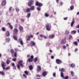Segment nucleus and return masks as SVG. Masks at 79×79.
<instances>
[{
	"instance_id": "obj_1",
	"label": "nucleus",
	"mask_w": 79,
	"mask_h": 79,
	"mask_svg": "<svg viewBox=\"0 0 79 79\" xmlns=\"http://www.w3.org/2000/svg\"><path fill=\"white\" fill-rule=\"evenodd\" d=\"M23 62V60L19 61L18 63V64L17 65V68L19 69H20V66H19V65L21 67H22V68H23V66H24V65L22 64Z\"/></svg>"
},
{
	"instance_id": "obj_2",
	"label": "nucleus",
	"mask_w": 79,
	"mask_h": 79,
	"mask_svg": "<svg viewBox=\"0 0 79 79\" xmlns=\"http://www.w3.org/2000/svg\"><path fill=\"white\" fill-rule=\"evenodd\" d=\"M52 28V26L50 23H47L46 25V29L47 31H50Z\"/></svg>"
},
{
	"instance_id": "obj_3",
	"label": "nucleus",
	"mask_w": 79,
	"mask_h": 79,
	"mask_svg": "<svg viewBox=\"0 0 79 79\" xmlns=\"http://www.w3.org/2000/svg\"><path fill=\"white\" fill-rule=\"evenodd\" d=\"M34 4V0H30L28 2V5L29 6H31L32 5Z\"/></svg>"
},
{
	"instance_id": "obj_4",
	"label": "nucleus",
	"mask_w": 79,
	"mask_h": 79,
	"mask_svg": "<svg viewBox=\"0 0 79 79\" xmlns=\"http://www.w3.org/2000/svg\"><path fill=\"white\" fill-rule=\"evenodd\" d=\"M33 35L31 34L30 35H28L26 37L27 39V41H30L31 40V38H33Z\"/></svg>"
},
{
	"instance_id": "obj_5",
	"label": "nucleus",
	"mask_w": 79,
	"mask_h": 79,
	"mask_svg": "<svg viewBox=\"0 0 79 79\" xmlns=\"http://www.w3.org/2000/svg\"><path fill=\"white\" fill-rule=\"evenodd\" d=\"M56 63L57 64H61L62 63H63L62 60L59 59H56Z\"/></svg>"
},
{
	"instance_id": "obj_6",
	"label": "nucleus",
	"mask_w": 79,
	"mask_h": 79,
	"mask_svg": "<svg viewBox=\"0 0 79 79\" xmlns=\"http://www.w3.org/2000/svg\"><path fill=\"white\" fill-rule=\"evenodd\" d=\"M18 32V30L17 28H14L13 30V34L14 35H17Z\"/></svg>"
},
{
	"instance_id": "obj_7",
	"label": "nucleus",
	"mask_w": 79,
	"mask_h": 79,
	"mask_svg": "<svg viewBox=\"0 0 79 79\" xmlns=\"http://www.w3.org/2000/svg\"><path fill=\"white\" fill-rule=\"evenodd\" d=\"M18 43H19L21 45H24V43H23V41L21 38H19V40L18 41Z\"/></svg>"
},
{
	"instance_id": "obj_8",
	"label": "nucleus",
	"mask_w": 79,
	"mask_h": 79,
	"mask_svg": "<svg viewBox=\"0 0 79 79\" xmlns=\"http://www.w3.org/2000/svg\"><path fill=\"white\" fill-rule=\"evenodd\" d=\"M35 5L36 6H38L40 7L43 5V4H42V3H39V2H37L36 3Z\"/></svg>"
},
{
	"instance_id": "obj_9",
	"label": "nucleus",
	"mask_w": 79,
	"mask_h": 79,
	"mask_svg": "<svg viewBox=\"0 0 79 79\" xmlns=\"http://www.w3.org/2000/svg\"><path fill=\"white\" fill-rule=\"evenodd\" d=\"M34 58V56H31V58H29L28 60V62H32L33 61V59Z\"/></svg>"
},
{
	"instance_id": "obj_10",
	"label": "nucleus",
	"mask_w": 79,
	"mask_h": 79,
	"mask_svg": "<svg viewBox=\"0 0 79 79\" xmlns=\"http://www.w3.org/2000/svg\"><path fill=\"white\" fill-rule=\"evenodd\" d=\"M66 39L65 38L64 39H63L61 41V44H66Z\"/></svg>"
},
{
	"instance_id": "obj_11",
	"label": "nucleus",
	"mask_w": 79,
	"mask_h": 79,
	"mask_svg": "<svg viewBox=\"0 0 79 79\" xmlns=\"http://www.w3.org/2000/svg\"><path fill=\"white\" fill-rule=\"evenodd\" d=\"M6 3V1L3 0L2 2L1 5L2 6H5Z\"/></svg>"
},
{
	"instance_id": "obj_12",
	"label": "nucleus",
	"mask_w": 79,
	"mask_h": 79,
	"mask_svg": "<svg viewBox=\"0 0 79 79\" xmlns=\"http://www.w3.org/2000/svg\"><path fill=\"white\" fill-rule=\"evenodd\" d=\"M19 29L20 32H23V27L21 26L19 27Z\"/></svg>"
},
{
	"instance_id": "obj_13",
	"label": "nucleus",
	"mask_w": 79,
	"mask_h": 79,
	"mask_svg": "<svg viewBox=\"0 0 79 79\" xmlns=\"http://www.w3.org/2000/svg\"><path fill=\"white\" fill-rule=\"evenodd\" d=\"M31 45L32 47L33 46H35V43L34 41H31Z\"/></svg>"
},
{
	"instance_id": "obj_14",
	"label": "nucleus",
	"mask_w": 79,
	"mask_h": 79,
	"mask_svg": "<svg viewBox=\"0 0 79 79\" xmlns=\"http://www.w3.org/2000/svg\"><path fill=\"white\" fill-rule=\"evenodd\" d=\"M7 24L9 25L10 28L11 29H13V26L11 25V24L10 23H7Z\"/></svg>"
},
{
	"instance_id": "obj_15",
	"label": "nucleus",
	"mask_w": 79,
	"mask_h": 79,
	"mask_svg": "<svg viewBox=\"0 0 79 79\" xmlns=\"http://www.w3.org/2000/svg\"><path fill=\"white\" fill-rule=\"evenodd\" d=\"M55 37V35H54V34H52L51 35H50L49 38V39H53V38H54Z\"/></svg>"
},
{
	"instance_id": "obj_16",
	"label": "nucleus",
	"mask_w": 79,
	"mask_h": 79,
	"mask_svg": "<svg viewBox=\"0 0 79 79\" xmlns=\"http://www.w3.org/2000/svg\"><path fill=\"white\" fill-rule=\"evenodd\" d=\"M47 72L44 71L43 73L42 76L44 77L46 76L47 75Z\"/></svg>"
},
{
	"instance_id": "obj_17",
	"label": "nucleus",
	"mask_w": 79,
	"mask_h": 79,
	"mask_svg": "<svg viewBox=\"0 0 79 79\" xmlns=\"http://www.w3.org/2000/svg\"><path fill=\"white\" fill-rule=\"evenodd\" d=\"M2 66H5L6 65V63L5 62L2 61L1 62Z\"/></svg>"
},
{
	"instance_id": "obj_18",
	"label": "nucleus",
	"mask_w": 79,
	"mask_h": 79,
	"mask_svg": "<svg viewBox=\"0 0 79 79\" xmlns=\"http://www.w3.org/2000/svg\"><path fill=\"white\" fill-rule=\"evenodd\" d=\"M59 71L62 72H64L65 71V69L64 68H62L61 69L60 68L59 69Z\"/></svg>"
},
{
	"instance_id": "obj_19",
	"label": "nucleus",
	"mask_w": 79,
	"mask_h": 79,
	"mask_svg": "<svg viewBox=\"0 0 79 79\" xmlns=\"http://www.w3.org/2000/svg\"><path fill=\"white\" fill-rule=\"evenodd\" d=\"M37 67L38 69H37V71H40L42 70L41 67L40 66H38Z\"/></svg>"
},
{
	"instance_id": "obj_20",
	"label": "nucleus",
	"mask_w": 79,
	"mask_h": 79,
	"mask_svg": "<svg viewBox=\"0 0 79 79\" xmlns=\"http://www.w3.org/2000/svg\"><path fill=\"white\" fill-rule=\"evenodd\" d=\"M30 9L31 11H33V10H34V9H35V7H34V6H31L30 8Z\"/></svg>"
},
{
	"instance_id": "obj_21",
	"label": "nucleus",
	"mask_w": 79,
	"mask_h": 79,
	"mask_svg": "<svg viewBox=\"0 0 79 79\" xmlns=\"http://www.w3.org/2000/svg\"><path fill=\"white\" fill-rule=\"evenodd\" d=\"M74 19H73V21L71 23V27H73V24H74Z\"/></svg>"
},
{
	"instance_id": "obj_22",
	"label": "nucleus",
	"mask_w": 79,
	"mask_h": 79,
	"mask_svg": "<svg viewBox=\"0 0 79 79\" xmlns=\"http://www.w3.org/2000/svg\"><path fill=\"white\" fill-rule=\"evenodd\" d=\"M6 35L7 37H9L10 36V32H9V31H7L6 33Z\"/></svg>"
},
{
	"instance_id": "obj_23",
	"label": "nucleus",
	"mask_w": 79,
	"mask_h": 79,
	"mask_svg": "<svg viewBox=\"0 0 79 79\" xmlns=\"http://www.w3.org/2000/svg\"><path fill=\"white\" fill-rule=\"evenodd\" d=\"M31 9H30V8H28L26 9V12L27 13H29V12H30L31 11Z\"/></svg>"
},
{
	"instance_id": "obj_24",
	"label": "nucleus",
	"mask_w": 79,
	"mask_h": 79,
	"mask_svg": "<svg viewBox=\"0 0 79 79\" xmlns=\"http://www.w3.org/2000/svg\"><path fill=\"white\" fill-rule=\"evenodd\" d=\"M70 66L72 68H74L75 67V64H72L70 65Z\"/></svg>"
},
{
	"instance_id": "obj_25",
	"label": "nucleus",
	"mask_w": 79,
	"mask_h": 79,
	"mask_svg": "<svg viewBox=\"0 0 79 79\" xmlns=\"http://www.w3.org/2000/svg\"><path fill=\"white\" fill-rule=\"evenodd\" d=\"M10 52L12 55H13V54L15 53L14 50L13 49H12L10 50Z\"/></svg>"
},
{
	"instance_id": "obj_26",
	"label": "nucleus",
	"mask_w": 79,
	"mask_h": 79,
	"mask_svg": "<svg viewBox=\"0 0 79 79\" xmlns=\"http://www.w3.org/2000/svg\"><path fill=\"white\" fill-rule=\"evenodd\" d=\"M13 38L15 40H18V39L17 38V36L16 35H14L13 36Z\"/></svg>"
},
{
	"instance_id": "obj_27",
	"label": "nucleus",
	"mask_w": 79,
	"mask_h": 79,
	"mask_svg": "<svg viewBox=\"0 0 79 79\" xmlns=\"http://www.w3.org/2000/svg\"><path fill=\"white\" fill-rule=\"evenodd\" d=\"M10 63V60H7L6 61V63L7 64H9Z\"/></svg>"
},
{
	"instance_id": "obj_28",
	"label": "nucleus",
	"mask_w": 79,
	"mask_h": 79,
	"mask_svg": "<svg viewBox=\"0 0 79 79\" xmlns=\"http://www.w3.org/2000/svg\"><path fill=\"white\" fill-rule=\"evenodd\" d=\"M31 13H28V14H27V18H29V17H30L31 16Z\"/></svg>"
},
{
	"instance_id": "obj_29",
	"label": "nucleus",
	"mask_w": 79,
	"mask_h": 79,
	"mask_svg": "<svg viewBox=\"0 0 79 79\" xmlns=\"http://www.w3.org/2000/svg\"><path fill=\"white\" fill-rule=\"evenodd\" d=\"M2 30L4 31H6V28L5 27H2Z\"/></svg>"
},
{
	"instance_id": "obj_30",
	"label": "nucleus",
	"mask_w": 79,
	"mask_h": 79,
	"mask_svg": "<svg viewBox=\"0 0 79 79\" xmlns=\"http://www.w3.org/2000/svg\"><path fill=\"white\" fill-rule=\"evenodd\" d=\"M0 74L2 75V76H4L5 75V72L3 71H1Z\"/></svg>"
},
{
	"instance_id": "obj_31",
	"label": "nucleus",
	"mask_w": 79,
	"mask_h": 79,
	"mask_svg": "<svg viewBox=\"0 0 79 79\" xmlns=\"http://www.w3.org/2000/svg\"><path fill=\"white\" fill-rule=\"evenodd\" d=\"M29 68L30 69V70H32V69H33V67H32V65H30L29 66Z\"/></svg>"
},
{
	"instance_id": "obj_32",
	"label": "nucleus",
	"mask_w": 79,
	"mask_h": 79,
	"mask_svg": "<svg viewBox=\"0 0 79 79\" xmlns=\"http://www.w3.org/2000/svg\"><path fill=\"white\" fill-rule=\"evenodd\" d=\"M38 60V59L37 57H35L34 59V61L35 63H36L37 62V60Z\"/></svg>"
},
{
	"instance_id": "obj_33",
	"label": "nucleus",
	"mask_w": 79,
	"mask_h": 79,
	"mask_svg": "<svg viewBox=\"0 0 79 79\" xmlns=\"http://www.w3.org/2000/svg\"><path fill=\"white\" fill-rule=\"evenodd\" d=\"M74 6H72L70 7V10H74Z\"/></svg>"
},
{
	"instance_id": "obj_34",
	"label": "nucleus",
	"mask_w": 79,
	"mask_h": 79,
	"mask_svg": "<svg viewBox=\"0 0 79 79\" xmlns=\"http://www.w3.org/2000/svg\"><path fill=\"white\" fill-rule=\"evenodd\" d=\"M24 73L26 74V75H28L29 73H28V71H25L24 72Z\"/></svg>"
},
{
	"instance_id": "obj_35",
	"label": "nucleus",
	"mask_w": 79,
	"mask_h": 79,
	"mask_svg": "<svg viewBox=\"0 0 79 79\" xmlns=\"http://www.w3.org/2000/svg\"><path fill=\"white\" fill-rule=\"evenodd\" d=\"M71 33L73 34H75L76 33V31H72L71 32Z\"/></svg>"
},
{
	"instance_id": "obj_36",
	"label": "nucleus",
	"mask_w": 79,
	"mask_h": 79,
	"mask_svg": "<svg viewBox=\"0 0 79 79\" xmlns=\"http://www.w3.org/2000/svg\"><path fill=\"white\" fill-rule=\"evenodd\" d=\"M60 76L62 77H64V75H63V73L61 72L60 73Z\"/></svg>"
},
{
	"instance_id": "obj_37",
	"label": "nucleus",
	"mask_w": 79,
	"mask_h": 79,
	"mask_svg": "<svg viewBox=\"0 0 79 79\" xmlns=\"http://www.w3.org/2000/svg\"><path fill=\"white\" fill-rule=\"evenodd\" d=\"M71 74L72 76H74V72H73V71L71 72Z\"/></svg>"
},
{
	"instance_id": "obj_38",
	"label": "nucleus",
	"mask_w": 79,
	"mask_h": 79,
	"mask_svg": "<svg viewBox=\"0 0 79 79\" xmlns=\"http://www.w3.org/2000/svg\"><path fill=\"white\" fill-rule=\"evenodd\" d=\"M45 16L46 17H48V16H49V15L47 13H45Z\"/></svg>"
},
{
	"instance_id": "obj_39",
	"label": "nucleus",
	"mask_w": 79,
	"mask_h": 79,
	"mask_svg": "<svg viewBox=\"0 0 79 79\" xmlns=\"http://www.w3.org/2000/svg\"><path fill=\"white\" fill-rule=\"evenodd\" d=\"M69 32L68 31H65L64 34H65L68 35V34H69Z\"/></svg>"
},
{
	"instance_id": "obj_40",
	"label": "nucleus",
	"mask_w": 79,
	"mask_h": 79,
	"mask_svg": "<svg viewBox=\"0 0 79 79\" xmlns=\"http://www.w3.org/2000/svg\"><path fill=\"white\" fill-rule=\"evenodd\" d=\"M73 44H75V45L77 46L78 45L77 42L75 41L73 42Z\"/></svg>"
},
{
	"instance_id": "obj_41",
	"label": "nucleus",
	"mask_w": 79,
	"mask_h": 79,
	"mask_svg": "<svg viewBox=\"0 0 79 79\" xmlns=\"http://www.w3.org/2000/svg\"><path fill=\"white\" fill-rule=\"evenodd\" d=\"M17 60V59H16V58H14L12 59V61H16Z\"/></svg>"
},
{
	"instance_id": "obj_42",
	"label": "nucleus",
	"mask_w": 79,
	"mask_h": 79,
	"mask_svg": "<svg viewBox=\"0 0 79 79\" xmlns=\"http://www.w3.org/2000/svg\"><path fill=\"white\" fill-rule=\"evenodd\" d=\"M10 40V38H6V40L8 41V42H9V41Z\"/></svg>"
},
{
	"instance_id": "obj_43",
	"label": "nucleus",
	"mask_w": 79,
	"mask_h": 79,
	"mask_svg": "<svg viewBox=\"0 0 79 79\" xmlns=\"http://www.w3.org/2000/svg\"><path fill=\"white\" fill-rule=\"evenodd\" d=\"M16 11H17V12H19V9H18V8H16Z\"/></svg>"
},
{
	"instance_id": "obj_44",
	"label": "nucleus",
	"mask_w": 79,
	"mask_h": 79,
	"mask_svg": "<svg viewBox=\"0 0 79 79\" xmlns=\"http://www.w3.org/2000/svg\"><path fill=\"white\" fill-rule=\"evenodd\" d=\"M10 67H8L6 68H5V69L6 70H8V69H10Z\"/></svg>"
},
{
	"instance_id": "obj_45",
	"label": "nucleus",
	"mask_w": 79,
	"mask_h": 79,
	"mask_svg": "<svg viewBox=\"0 0 79 79\" xmlns=\"http://www.w3.org/2000/svg\"><path fill=\"white\" fill-rule=\"evenodd\" d=\"M11 10H12V7H10L9 9V10L10 11H11Z\"/></svg>"
},
{
	"instance_id": "obj_46",
	"label": "nucleus",
	"mask_w": 79,
	"mask_h": 79,
	"mask_svg": "<svg viewBox=\"0 0 79 79\" xmlns=\"http://www.w3.org/2000/svg\"><path fill=\"white\" fill-rule=\"evenodd\" d=\"M23 77H24L25 78H27V76L25 75V74H23Z\"/></svg>"
},
{
	"instance_id": "obj_47",
	"label": "nucleus",
	"mask_w": 79,
	"mask_h": 79,
	"mask_svg": "<svg viewBox=\"0 0 79 79\" xmlns=\"http://www.w3.org/2000/svg\"><path fill=\"white\" fill-rule=\"evenodd\" d=\"M36 77H40V75H36Z\"/></svg>"
},
{
	"instance_id": "obj_48",
	"label": "nucleus",
	"mask_w": 79,
	"mask_h": 79,
	"mask_svg": "<svg viewBox=\"0 0 79 79\" xmlns=\"http://www.w3.org/2000/svg\"><path fill=\"white\" fill-rule=\"evenodd\" d=\"M53 76L54 77H56V73H53Z\"/></svg>"
},
{
	"instance_id": "obj_49",
	"label": "nucleus",
	"mask_w": 79,
	"mask_h": 79,
	"mask_svg": "<svg viewBox=\"0 0 79 79\" xmlns=\"http://www.w3.org/2000/svg\"><path fill=\"white\" fill-rule=\"evenodd\" d=\"M44 35H42V34H41L40 35V37H44Z\"/></svg>"
},
{
	"instance_id": "obj_50",
	"label": "nucleus",
	"mask_w": 79,
	"mask_h": 79,
	"mask_svg": "<svg viewBox=\"0 0 79 79\" xmlns=\"http://www.w3.org/2000/svg\"><path fill=\"white\" fill-rule=\"evenodd\" d=\"M68 18L67 17H65V18H64V20H67V19H68Z\"/></svg>"
},
{
	"instance_id": "obj_51",
	"label": "nucleus",
	"mask_w": 79,
	"mask_h": 79,
	"mask_svg": "<svg viewBox=\"0 0 79 79\" xmlns=\"http://www.w3.org/2000/svg\"><path fill=\"white\" fill-rule=\"evenodd\" d=\"M37 10L38 11H40V8L38 7L37 8Z\"/></svg>"
},
{
	"instance_id": "obj_52",
	"label": "nucleus",
	"mask_w": 79,
	"mask_h": 79,
	"mask_svg": "<svg viewBox=\"0 0 79 79\" xmlns=\"http://www.w3.org/2000/svg\"><path fill=\"white\" fill-rule=\"evenodd\" d=\"M69 78V77L68 76H67L66 77H65L64 78V79H68Z\"/></svg>"
},
{
	"instance_id": "obj_53",
	"label": "nucleus",
	"mask_w": 79,
	"mask_h": 79,
	"mask_svg": "<svg viewBox=\"0 0 79 79\" xmlns=\"http://www.w3.org/2000/svg\"><path fill=\"white\" fill-rule=\"evenodd\" d=\"M18 49L15 48V52H18Z\"/></svg>"
},
{
	"instance_id": "obj_54",
	"label": "nucleus",
	"mask_w": 79,
	"mask_h": 79,
	"mask_svg": "<svg viewBox=\"0 0 79 79\" xmlns=\"http://www.w3.org/2000/svg\"><path fill=\"white\" fill-rule=\"evenodd\" d=\"M12 66H15V63H12Z\"/></svg>"
},
{
	"instance_id": "obj_55",
	"label": "nucleus",
	"mask_w": 79,
	"mask_h": 79,
	"mask_svg": "<svg viewBox=\"0 0 79 79\" xmlns=\"http://www.w3.org/2000/svg\"><path fill=\"white\" fill-rule=\"evenodd\" d=\"M16 54H17L16 52H15V53L14 56H15V57H16V56H17L16 55Z\"/></svg>"
},
{
	"instance_id": "obj_56",
	"label": "nucleus",
	"mask_w": 79,
	"mask_h": 79,
	"mask_svg": "<svg viewBox=\"0 0 79 79\" xmlns=\"http://www.w3.org/2000/svg\"><path fill=\"white\" fill-rule=\"evenodd\" d=\"M13 69H16V68L15 66H13Z\"/></svg>"
},
{
	"instance_id": "obj_57",
	"label": "nucleus",
	"mask_w": 79,
	"mask_h": 79,
	"mask_svg": "<svg viewBox=\"0 0 79 79\" xmlns=\"http://www.w3.org/2000/svg\"><path fill=\"white\" fill-rule=\"evenodd\" d=\"M76 28H79V25H78L77 26H76Z\"/></svg>"
},
{
	"instance_id": "obj_58",
	"label": "nucleus",
	"mask_w": 79,
	"mask_h": 79,
	"mask_svg": "<svg viewBox=\"0 0 79 79\" xmlns=\"http://www.w3.org/2000/svg\"><path fill=\"white\" fill-rule=\"evenodd\" d=\"M51 59H54V56H51Z\"/></svg>"
},
{
	"instance_id": "obj_59",
	"label": "nucleus",
	"mask_w": 79,
	"mask_h": 79,
	"mask_svg": "<svg viewBox=\"0 0 79 79\" xmlns=\"http://www.w3.org/2000/svg\"><path fill=\"white\" fill-rule=\"evenodd\" d=\"M5 66H2V68H3V69L4 70V69H5Z\"/></svg>"
},
{
	"instance_id": "obj_60",
	"label": "nucleus",
	"mask_w": 79,
	"mask_h": 79,
	"mask_svg": "<svg viewBox=\"0 0 79 79\" xmlns=\"http://www.w3.org/2000/svg\"><path fill=\"white\" fill-rule=\"evenodd\" d=\"M43 37H44V39H45L47 38V36H43Z\"/></svg>"
},
{
	"instance_id": "obj_61",
	"label": "nucleus",
	"mask_w": 79,
	"mask_h": 79,
	"mask_svg": "<svg viewBox=\"0 0 79 79\" xmlns=\"http://www.w3.org/2000/svg\"><path fill=\"white\" fill-rule=\"evenodd\" d=\"M27 58H29V57H30V55H29V54H28L27 55Z\"/></svg>"
},
{
	"instance_id": "obj_62",
	"label": "nucleus",
	"mask_w": 79,
	"mask_h": 79,
	"mask_svg": "<svg viewBox=\"0 0 79 79\" xmlns=\"http://www.w3.org/2000/svg\"><path fill=\"white\" fill-rule=\"evenodd\" d=\"M66 46H64L63 47V48L64 49H66Z\"/></svg>"
},
{
	"instance_id": "obj_63",
	"label": "nucleus",
	"mask_w": 79,
	"mask_h": 79,
	"mask_svg": "<svg viewBox=\"0 0 79 79\" xmlns=\"http://www.w3.org/2000/svg\"><path fill=\"white\" fill-rule=\"evenodd\" d=\"M56 2L58 3V2H59V0H56Z\"/></svg>"
},
{
	"instance_id": "obj_64",
	"label": "nucleus",
	"mask_w": 79,
	"mask_h": 79,
	"mask_svg": "<svg viewBox=\"0 0 79 79\" xmlns=\"http://www.w3.org/2000/svg\"><path fill=\"white\" fill-rule=\"evenodd\" d=\"M49 52L50 53H52V50H50Z\"/></svg>"
}]
</instances>
